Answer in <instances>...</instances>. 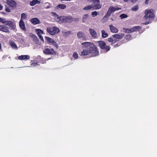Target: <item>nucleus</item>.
Wrapping results in <instances>:
<instances>
[{
  "label": "nucleus",
  "mask_w": 157,
  "mask_h": 157,
  "mask_svg": "<svg viewBox=\"0 0 157 157\" xmlns=\"http://www.w3.org/2000/svg\"><path fill=\"white\" fill-rule=\"evenodd\" d=\"M121 9V8L117 6H110L107 12L104 17V18H108V17L110 16L112 13L114 12L116 10H118Z\"/></svg>",
  "instance_id": "nucleus-4"
},
{
  "label": "nucleus",
  "mask_w": 157,
  "mask_h": 157,
  "mask_svg": "<svg viewBox=\"0 0 157 157\" xmlns=\"http://www.w3.org/2000/svg\"><path fill=\"white\" fill-rule=\"evenodd\" d=\"M113 0V1H116V0Z\"/></svg>",
  "instance_id": "nucleus-47"
},
{
  "label": "nucleus",
  "mask_w": 157,
  "mask_h": 157,
  "mask_svg": "<svg viewBox=\"0 0 157 157\" xmlns=\"http://www.w3.org/2000/svg\"><path fill=\"white\" fill-rule=\"evenodd\" d=\"M1 13L3 14H6V13L4 12H1Z\"/></svg>",
  "instance_id": "nucleus-43"
},
{
  "label": "nucleus",
  "mask_w": 157,
  "mask_h": 157,
  "mask_svg": "<svg viewBox=\"0 0 157 157\" xmlns=\"http://www.w3.org/2000/svg\"><path fill=\"white\" fill-rule=\"evenodd\" d=\"M131 2L133 3H135L138 0H130Z\"/></svg>",
  "instance_id": "nucleus-37"
},
{
  "label": "nucleus",
  "mask_w": 157,
  "mask_h": 157,
  "mask_svg": "<svg viewBox=\"0 0 157 157\" xmlns=\"http://www.w3.org/2000/svg\"><path fill=\"white\" fill-rule=\"evenodd\" d=\"M33 37H34V38H33V39L34 40H36L37 39V37L34 34H33Z\"/></svg>",
  "instance_id": "nucleus-38"
},
{
  "label": "nucleus",
  "mask_w": 157,
  "mask_h": 157,
  "mask_svg": "<svg viewBox=\"0 0 157 157\" xmlns=\"http://www.w3.org/2000/svg\"><path fill=\"white\" fill-rule=\"evenodd\" d=\"M88 16L87 14H85L83 16V17L82 19V22H84L88 18Z\"/></svg>",
  "instance_id": "nucleus-27"
},
{
  "label": "nucleus",
  "mask_w": 157,
  "mask_h": 157,
  "mask_svg": "<svg viewBox=\"0 0 157 157\" xmlns=\"http://www.w3.org/2000/svg\"><path fill=\"white\" fill-rule=\"evenodd\" d=\"M138 9V6L136 5L133 7L132 8V10L134 11H136Z\"/></svg>",
  "instance_id": "nucleus-32"
},
{
  "label": "nucleus",
  "mask_w": 157,
  "mask_h": 157,
  "mask_svg": "<svg viewBox=\"0 0 157 157\" xmlns=\"http://www.w3.org/2000/svg\"><path fill=\"white\" fill-rule=\"evenodd\" d=\"M141 28L140 26H136L130 29L123 28V30L125 33H130L132 32L137 31Z\"/></svg>",
  "instance_id": "nucleus-7"
},
{
  "label": "nucleus",
  "mask_w": 157,
  "mask_h": 157,
  "mask_svg": "<svg viewBox=\"0 0 157 157\" xmlns=\"http://www.w3.org/2000/svg\"><path fill=\"white\" fill-rule=\"evenodd\" d=\"M16 29V24L15 21H8L5 25H0V30L5 33H10V29L14 30Z\"/></svg>",
  "instance_id": "nucleus-2"
},
{
  "label": "nucleus",
  "mask_w": 157,
  "mask_h": 157,
  "mask_svg": "<svg viewBox=\"0 0 157 157\" xmlns=\"http://www.w3.org/2000/svg\"><path fill=\"white\" fill-rule=\"evenodd\" d=\"M92 15L93 17L96 16L98 15V12L97 11H95L92 12Z\"/></svg>",
  "instance_id": "nucleus-34"
},
{
  "label": "nucleus",
  "mask_w": 157,
  "mask_h": 157,
  "mask_svg": "<svg viewBox=\"0 0 157 157\" xmlns=\"http://www.w3.org/2000/svg\"><path fill=\"white\" fill-rule=\"evenodd\" d=\"M65 33L66 34H67H67H70L71 33V32L70 31H68L66 32Z\"/></svg>",
  "instance_id": "nucleus-40"
},
{
  "label": "nucleus",
  "mask_w": 157,
  "mask_h": 157,
  "mask_svg": "<svg viewBox=\"0 0 157 157\" xmlns=\"http://www.w3.org/2000/svg\"><path fill=\"white\" fill-rule=\"evenodd\" d=\"M149 1H150V0H146L145 1V4H148Z\"/></svg>",
  "instance_id": "nucleus-39"
},
{
  "label": "nucleus",
  "mask_w": 157,
  "mask_h": 157,
  "mask_svg": "<svg viewBox=\"0 0 157 157\" xmlns=\"http://www.w3.org/2000/svg\"><path fill=\"white\" fill-rule=\"evenodd\" d=\"M109 27L110 30L112 33H117L118 32V29L117 28L115 27L112 25H110Z\"/></svg>",
  "instance_id": "nucleus-13"
},
{
  "label": "nucleus",
  "mask_w": 157,
  "mask_h": 157,
  "mask_svg": "<svg viewBox=\"0 0 157 157\" xmlns=\"http://www.w3.org/2000/svg\"><path fill=\"white\" fill-rule=\"evenodd\" d=\"M66 7V6L65 4H60L57 6L56 8L59 9V8L62 9H65Z\"/></svg>",
  "instance_id": "nucleus-21"
},
{
  "label": "nucleus",
  "mask_w": 157,
  "mask_h": 157,
  "mask_svg": "<svg viewBox=\"0 0 157 157\" xmlns=\"http://www.w3.org/2000/svg\"><path fill=\"white\" fill-rule=\"evenodd\" d=\"M7 3L10 7H15L17 5L16 2L13 0H7Z\"/></svg>",
  "instance_id": "nucleus-11"
},
{
  "label": "nucleus",
  "mask_w": 157,
  "mask_h": 157,
  "mask_svg": "<svg viewBox=\"0 0 157 157\" xmlns=\"http://www.w3.org/2000/svg\"><path fill=\"white\" fill-rule=\"evenodd\" d=\"M124 35V34H115L113 35L112 36L113 38L114 43H115L119 41L120 39H121L123 38Z\"/></svg>",
  "instance_id": "nucleus-9"
},
{
  "label": "nucleus",
  "mask_w": 157,
  "mask_h": 157,
  "mask_svg": "<svg viewBox=\"0 0 157 157\" xmlns=\"http://www.w3.org/2000/svg\"><path fill=\"white\" fill-rule=\"evenodd\" d=\"M149 24V22H146L145 23H144L142 24L143 25H147Z\"/></svg>",
  "instance_id": "nucleus-42"
},
{
  "label": "nucleus",
  "mask_w": 157,
  "mask_h": 157,
  "mask_svg": "<svg viewBox=\"0 0 157 157\" xmlns=\"http://www.w3.org/2000/svg\"><path fill=\"white\" fill-rule=\"evenodd\" d=\"M2 46L1 43H0V50L1 49Z\"/></svg>",
  "instance_id": "nucleus-45"
},
{
  "label": "nucleus",
  "mask_w": 157,
  "mask_h": 157,
  "mask_svg": "<svg viewBox=\"0 0 157 157\" xmlns=\"http://www.w3.org/2000/svg\"><path fill=\"white\" fill-rule=\"evenodd\" d=\"M40 3V1L38 0H33L32 1L30 2L29 4L31 6H33L36 4H39Z\"/></svg>",
  "instance_id": "nucleus-20"
},
{
  "label": "nucleus",
  "mask_w": 157,
  "mask_h": 157,
  "mask_svg": "<svg viewBox=\"0 0 157 157\" xmlns=\"http://www.w3.org/2000/svg\"><path fill=\"white\" fill-rule=\"evenodd\" d=\"M30 58V57L27 55H21L18 57V59L20 60H27L29 59Z\"/></svg>",
  "instance_id": "nucleus-18"
},
{
  "label": "nucleus",
  "mask_w": 157,
  "mask_h": 157,
  "mask_svg": "<svg viewBox=\"0 0 157 157\" xmlns=\"http://www.w3.org/2000/svg\"><path fill=\"white\" fill-rule=\"evenodd\" d=\"M38 36L39 37L40 40L42 41H44V39L41 35H38Z\"/></svg>",
  "instance_id": "nucleus-36"
},
{
  "label": "nucleus",
  "mask_w": 157,
  "mask_h": 157,
  "mask_svg": "<svg viewBox=\"0 0 157 157\" xmlns=\"http://www.w3.org/2000/svg\"><path fill=\"white\" fill-rule=\"evenodd\" d=\"M30 22L33 25H36L40 23V22L39 19L37 18H34L31 19Z\"/></svg>",
  "instance_id": "nucleus-12"
},
{
  "label": "nucleus",
  "mask_w": 157,
  "mask_h": 157,
  "mask_svg": "<svg viewBox=\"0 0 157 157\" xmlns=\"http://www.w3.org/2000/svg\"><path fill=\"white\" fill-rule=\"evenodd\" d=\"M77 36L79 38H82L84 40H86V36L82 32H79L77 33Z\"/></svg>",
  "instance_id": "nucleus-16"
},
{
  "label": "nucleus",
  "mask_w": 157,
  "mask_h": 157,
  "mask_svg": "<svg viewBox=\"0 0 157 157\" xmlns=\"http://www.w3.org/2000/svg\"><path fill=\"white\" fill-rule=\"evenodd\" d=\"M120 17L121 18V19H122L127 17L128 15L124 13H122L120 15Z\"/></svg>",
  "instance_id": "nucleus-31"
},
{
  "label": "nucleus",
  "mask_w": 157,
  "mask_h": 157,
  "mask_svg": "<svg viewBox=\"0 0 157 157\" xmlns=\"http://www.w3.org/2000/svg\"><path fill=\"white\" fill-rule=\"evenodd\" d=\"M3 8V6L1 4H0V10H2Z\"/></svg>",
  "instance_id": "nucleus-41"
},
{
  "label": "nucleus",
  "mask_w": 157,
  "mask_h": 157,
  "mask_svg": "<svg viewBox=\"0 0 157 157\" xmlns=\"http://www.w3.org/2000/svg\"><path fill=\"white\" fill-rule=\"evenodd\" d=\"M43 52L45 54L47 55H56V52L53 48H45L43 50Z\"/></svg>",
  "instance_id": "nucleus-8"
},
{
  "label": "nucleus",
  "mask_w": 157,
  "mask_h": 157,
  "mask_svg": "<svg viewBox=\"0 0 157 157\" xmlns=\"http://www.w3.org/2000/svg\"><path fill=\"white\" fill-rule=\"evenodd\" d=\"M72 56L75 59H77L78 58V55L76 52H73Z\"/></svg>",
  "instance_id": "nucleus-29"
},
{
  "label": "nucleus",
  "mask_w": 157,
  "mask_h": 157,
  "mask_svg": "<svg viewBox=\"0 0 157 157\" xmlns=\"http://www.w3.org/2000/svg\"><path fill=\"white\" fill-rule=\"evenodd\" d=\"M145 15L144 18L145 19L153 18L155 17L154 10L152 9L146 10L145 12Z\"/></svg>",
  "instance_id": "nucleus-3"
},
{
  "label": "nucleus",
  "mask_w": 157,
  "mask_h": 157,
  "mask_svg": "<svg viewBox=\"0 0 157 157\" xmlns=\"http://www.w3.org/2000/svg\"><path fill=\"white\" fill-rule=\"evenodd\" d=\"M8 21L5 18H2L0 17V22L3 24H6Z\"/></svg>",
  "instance_id": "nucleus-26"
},
{
  "label": "nucleus",
  "mask_w": 157,
  "mask_h": 157,
  "mask_svg": "<svg viewBox=\"0 0 157 157\" xmlns=\"http://www.w3.org/2000/svg\"><path fill=\"white\" fill-rule=\"evenodd\" d=\"M65 16H60L59 17V22L60 23H65Z\"/></svg>",
  "instance_id": "nucleus-23"
},
{
  "label": "nucleus",
  "mask_w": 157,
  "mask_h": 157,
  "mask_svg": "<svg viewBox=\"0 0 157 157\" xmlns=\"http://www.w3.org/2000/svg\"><path fill=\"white\" fill-rule=\"evenodd\" d=\"M10 44L11 47L12 48L15 49H18V47L16 43L13 40H10Z\"/></svg>",
  "instance_id": "nucleus-17"
},
{
  "label": "nucleus",
  "mask_w": 157,
  "mask_h": 157,
  "mask_svg": "<svg viewBox=\"0 0 157 157\" xmlns=\"http://www.w3.org/2000/svg\"><path fill=\"white\" fill-rule=\"evenodd\" d=\"M81 45L86 49H83L81 55L82 56L90 55L91 57H94L99 55V52L98 48L93 43L90 42L82 43Z\"/></svg>",
  "instance_id": "nucleus-1"
},
{
  "label": "nucleus",
  "mask_w": 157,
  "mask_h": 157,
  "mask_svg": "<svg viewBox=\"0 0 157 157\" xmlns=\"http://www.w3.org/2000/svg\"><path fill=\"white\" fill-rule=\"evenodd\" d=\"M35 31L37 33V35L43 34V31L42 30L40 29H36Z\"/></svg>",
  "instance_id": "nucleus-25"
},
{
  "label": "nucleus",
  "mask_w": 157,
  "mask_h": 157,
  "mask_svg": "<svg viewBox=\"0 0 157 157\" xmlns=\"http://www.w3.org/2000/svg\"><path fill=\"white\" fill-rule=\"evenodd\" d=\"M19 26L20 28L24 31H26V29L25 26V23L23 21L20 20L19 22Z\"/></svg>",
  "instance_id": "nucleus-15"
},
{
  "label": "nucleus",
  "mask_w": 157,
  "mask_h": 157,
  "mask_svg": "<svg viewBox=\"0 0 157 157\" xmlns=\"http://www.w3.org/2000/svg\"><path fill=\"white\" fill-rule=\"evenodd\" d=\"M131 35L130 34H128L126 35L124 37V38L127 41H129L131 39Z\"/></svg>",
  "instance_id": "nucleus-28"
},
{
  "label": "nucleus",
  "mask_w": 157,
  "mask_h": 157,
  "mask_svg": "<svg viewBox=\"0 0 157 157\" xmlns=\"http://www.w3.org/2000/svg\"><path fill=\"white\" fill-rule=\"evenodd\" d=\"M89 32L91 35L94 38H97V33L96 31L94 29L90 28Z\"/></svg>",
  "instance_id": "nucleus-14"
},
{
  "label": "nucleus",
  "mask_w": 157,
  "mask_h": 157,
  "mask_svg": "<svg viewBox=\"0 0 157 157\" xmlns=\"http://www.w3.org/2000/svg\"><path fill=\"white\" fill-rule=\"evenodd\" d=\"M57 16L58 17L59 16H58V15H57Z\"/></svg>",
  "instance_id": "nucleus-46"
},
{
  "label": "nucleus",
  "mask_w": 157,
  "mask_h": 157,
  "mask_svg": "<svg viewBox=\"0 0 157 157\" xmlns=\"http://www.w3.org/2000/svg\"><path fill=\"white\" fill-rule=\"evenodd\" d=\"M74 20V18H72L70 16L65 17V23H70Z\"/></svg>",
  "instance_id": "nucleus-19"
},
{
  "label": "nucleus",
  "mask_w": 157,
  "mask_h": 157,
  "mask_svg": "<svg viewBox=\"0 0 157 157\" xmlns=\"http://www.w3.org/2000/svg\"><path fill=\"white\" fill-rule=\"evenodd\" d=\"M98 46L102 50L106 51V52L109 51L110 49V47L106 45L105 42L103 41H99L98 42Z\"/></svg>",
  "instance_id": "nucleus-6"
},
{
  "label": "nucleus",
  "mask_w": 157,
  "mask_h": 157,
  "mask_svg": "<svg viewBox=\"0 0 157 157\" xmlns=\"http://www.w3.org/2000/svg\"><path fill=\"white\" fill-rule=\"evenodd\" d=\"M124 1L125 2H128V0H124Z\"/></svg>",
  "instance_id": "nucleus-44"
},
{
  "label": "nucleus",
  "mask_w": 157,
  "mask_h": 157,
  "mask_svg": "<svg viewBox=\"0 0 157 157\" xmlns=\"http://www.w3.org/2000/svg\"><path fill=\"white\" fill-rule=\"evenodd\" d=\"M107 39L108 41L109 42L112 43L111 44L112 45L113 44L115 43H114L113 39V38L109 37Z\"/></svg>",
  "instance_id": "nucleus-30"
},
{
  "label": "nucleus",
  "mask_w": 157,
  "mask_h": 157,
  "mask_svg": "<svg viewBox=\"0 0 157 157\" xmlns=\"http://www.w3.org/2000/svg\"><path fill=\"white\" fill-rule=\"evenodd\" d=\"M101 32L102 37L105 38L107 37L108 36V34L107 33H106L104 30H102Z\"/></svg>",
  "instance_id": "nucleus-22"
},
{
  "label": "nucleus",
  "mask_w": 157,
  "mask_h": 157,
  "mask_svg": "<svg viewBox=\"0 0 157 157\" xmlns=\"http://www.w3.org/2000/svg\"><path fill=\"white\" fill-rule=\"evenodd\" d=\"M122 44V43L121 42H118L115 45H114V48H115L120 46Z\"/></svg>",
  "instance_id": "nucleus-33"
},
{
  "label": "nucleus",
  "mask_w": 157,
  "mask_h": 157,
  "mask_svg": "<svg viewBox=\"0 0 157 157\" xmlns=\"http://www.w3.org/2000/svg\"><path fill=\"white\" fill-rule=\"evenodd\" d=\"M5 11L7 12H10L11 11V10L8 7H6V8Z\"/></svg>",
  "instance_id": "nucleus-35"
},
{
  "label": "nucleus",
  "mask_w": 157,
  "mask_h": 157,
  "mask_svg": "<svg viewBox=\"0 0 157 157\" xmlns=\"http://www.w3.org/2000/svg\"><path fill=\"white\" fill-rule=\"evenodd\" d=\"M27 15L24 13H23L21 15V18L20 20L23 21L24 20H26L27 18Z\"/></svg>",
  "instance_id": "nucleus-24"
},
{
  "label": "nucleus",
  "mask_w": 157,
  "mask_h": 157,
  "mask_svg": "<svg viewBox=\"0 0 157 157\" xmlns=\"http://www.w3.org/2000/svg\"><path fill=\"white\" fill-rule=\"evenodd\" d=\"M45 38L48 43H51L56 48H58L57 44L53 39L48 37H46Z\"/></svg>",
  "instance_id": "nucleus-10"
},
{
  "label": "nucleus",
  "mask_w": 157,
  "mask_h": 157,
  "mask_svg": "<svg viewBox=\"0 0 157 157\" xmlns=\"http://www.w3.org/2000/svg\"><path fill=\"white\" fill-rule=\"evenodd\" d=\"M47 32L50 35H53L58 33L59 29L56 27H48L47 29Z\"/></svg>",
  "instance_id": "nucleus-5"
}]
</instances>
